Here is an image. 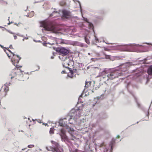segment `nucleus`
Returning <instances> with one entry per match:
<instances>
[{
	"label": "nucleus",
	"instance_id": "f257e3e1",
	"mask_svg": "<svg viewBox=\"0 0 152 152\" xmlns=\"http://www.w3.org/2000/svg\"><path fill=\"white\" fill-rule=\"evenodd\" d=\"M7 50L11 53V54L12 55L11 61L13 64L16 67V68L14 69L11 71L10 75L11 77H10L11 79H12L15 76H16L17 75H18V73L20 72V70L18 69V68L21 67V66H18V65L21 58L18 56L14 54L13 53L11 52L9 50L7 49Z\"/></svg>",
	"mask_w": 152,
	"mask_h": 152
},
{
	"label": "nucleus",
	"instance_id": "f03ea898",
	"mask_svg": "<svg viewBox=\"0 0 152 152\" xmlns=\"http://www.w3.org/2000/svg\"><path fill=\"white\" fill-rule=\"evenodd\" d=\"M120 75L121 73L119 72V71L114 70L107 75V80H112L118 77Z\"/></svg>",
	"mask_w": 152,
	"mask_h": 152
},
{
	"label": "nucleus",
	"instance_id": "7ed1b4c3",
	"mask_svg": "<svg viewBox=\"0 0 152 152\" xmlns=\"http://www.w3.org/2000/svg\"><path fill=\"white\" fill-rule=\"evenodd\" d=\"M42 25L45 29L47 31H53L55 29V26L51 24L46 23H43Z\"/></svg>",
	"mask_w": 152,
	"mask_h": 152
},
{
	"label": "nucleus",
	"instance_id": "20e7f679",
	"mask_svg": "<svg viewBox=\"0 0 152 152\" xmlns=\"http://www.w3.org/2000/svg\"><path fill=\"white\" fill-rule=\"evenodd\" d=\"M3 87V90L1 89L0 90V96L1 97L5 96L7 92L9 90V88L8 86H4Z\"/></svg>",
	"mask_w": 152,
	"mask_h": 152
},
{
	"label": "nucleus",
	"instance_id": "39448f33",
	"mask_svg": "<svg viewBox=\"0 0 152 152\" xmlns=\"http://www.w3.org/2000/svg\"><path fill=\"white\" fill-rule=\"evenodd\" d=\"M59 52L63 56H65L69 53V51L64 47H62L60 49Z\"/></svg>",
	"mask_w": 152,
	"mask_h": 152
},
{
	"label": "nucleus",
	"instance_id": "423d86ee",
	"mask_svg": "<svg viewBox=\"0 0 152 152\" xmlns=\"http://www.w3.org/2000/svg\"><path fill=\"white\" fill-rule=\"evenodd\" d=\"M46 149L48 151H51L52 152H62L63 150H61L60 151L59 149H55L54 148H53L50 146L47 147H46Z\"/></svg>",
	"mask_w": 152,
	"mask_h": 152
},
{
	"label": "nucleus",
	"instance_id": "0eeeda50",
	"mask_svg": "<svg viewBox=\"0 0 152 152\" xmlns=\"http://www.w3.org/2000/svg\"><path fill=\"white\" fill-rule=\"evenodd\" d=\"M62 13L63 17L66 18H68L70 16V12L66 10H63L62 11Z\"/></svg>",
	"mask_w": 152,
	"mask_h": 152
},
{
	"label": "nucleus",
	"instance_id": "6e6552de",
	"mask_svg": "<svg viewBox=\"0 0 152 152\" xmlns=\"http://www.w3.org/2000/svg\"><path fill=\"white\" fill-rule=\"evenodd\" d=\"M60 136L62 139H66L67 138V137L65 134V131L64 129H62L61 130Z\"/></svg>",
	"mask_w": 152,
	"mask_h": 152
},
{
	"label": "nucleus",
	"instance_id": "1a4fd4ad",
	"mask_svg": "<svg viewBox=\"0 0 152 152\" xmlns=\"http://www.w3.org/2000/svg\"><path fill=\"white\" fill-rule=\"evenodd\" d=\"M59 13L57 12L54 11L51 14L50 16H53V17H56L59 16Z\"/></svg>",
	"mask_w": 152,
	"mask_h": 152
},
{
	"label": "nucleus",
	"instance_id": "9d476101",
	"mask_svg": "<svg viewBox=\"0 0 152 152\" xmlns=\"http://www.w3.org/2000/svg\"><path fill=\"white\" fill-rule=\"evenodd\" d=\"M51 142L55 146L54 148H55V149H59L60 145L57 142H55L53 141H51Z\"/></svg>",
	"mask_w": 152,
	"mask_h": 152
},
{
	"label": "nucleus",
	"instance_id": "9b49d317",
	"mask_svg": "<svg viewBox=\"0 0 152 152\" xmlns=\"http://www.w3.org/2000/svg\"><path fill=\"white\" fill-rule=\"evenodd\" d=\"M147 72L149 75H152V65L150 66L148 68Z\"/></svg>",
	"mask_w": 152,
	"mask_h": 152
},
{
	"label": "nucleus",
	"instance_id": "f8f14e48",
	"mask_svg": "<svg viewBox=\"0 0 152 152\" xmlns=\"http://www.w3.org/2000/svg\"><path fill=\"white\" fill-rule=\"evenodd\" d=\"M69 65V64L68 62L66 61H64L63 64V66L64 67H65L66 68H69V67L68 66Z\"/></svg>",
	"mask_w": 152,
	"mask_h": 152
},
{
	"label": "nucleus",
	"instance_id": "ddd939ff",
	"mask_svg": "<svg viewBox=\"0 0 152 152\" xmlns=\"http://www.w3.org/2000/svg\"><path fill=\"white\" fill-rule=\"evenodd\" d=\"M91 82H86L85 87L86 88H88L89 86H90Z\"/></svg>",
	"mask_w": 152,
	"mask_h": 152
},
{
	"label": "nucleus",
	"instance_id": "4468645a",
	"mask_svg": "<svg viewBox=\"0 0 152 152\" xmlns=\"http://www.w3.org/2000/svg\"><path fill=\"white\" fill-rule=\"evenodd\" d=\"M59 125L61 126H64V124L62 120H60L59 122Z\"/></svg>",
	"mask_w": 152,
	"mask_h": 152
},
{
	"label": "nucleus",
	"instance_id": "2eb2a0df",
	"mask_svg": "<svg viewBox=\"0 0 152 152\" xmlns=\"http://www.w3.org/2000/svg\"><path fill=\"white\" fill-rule=\"evenodd\" d=\"M49 132L50 134H53L54 133V129L53 128H50Z\"/></svg>",
	"mask_w": 152,
	"mask_h": 152
},
{
	"label": "nucleus",
	"instance_id": "dca6fc26",
	"mask_svg": "<svg viewBox=\"0 0 152 152\" xmlns=\"http://www.w3.org/2000/svg\"><path fill=\"white\" fill-rule=\"evenodd\" d=\"M65 4L66 3L65 1H61L60 2V5L61 6H64L65 5Z\"/></svg>",
	"mask_w": 152,
	"mask_h": 152
},
{
	"label": "nucleus",
	"instance_id": "f3484780",
	"mask_svg": "<svg viewBox=\"0 0 152 152\" xmlns=\"http://www.w3.org/2000/svg\"><path fill=\"white\" fill-rule=\"evenodd\" d=\"M0 3L2 4H7V2L2 0H0Z\"/></svg>",
	"mask_w": 152,
	"mask_h": 152
},
{
	"label": "nucleus",
	"instance_id": "a211bd4d",
	"mask_svg": "<svg viewBox=\"0 0 152 152\" xmlns=\"http://www.w3.org/2000/svg\"><path fill=\"white\" fill-rule=\"evenodd\" d=\"M34 145H30L28 146V147L29 148H32L34 147Z\"/></svg>",
	"mask_w": 152,
	"mask_h": 152
},
{
	"label": "nucleus",
	"instance_id": "6ab92c4d",
	"mask_svg": "<svg viewBox=\"0 0 152 152\" xmlns=\"http://www.w3.org/2000/svg\"><path fill=\"white\" fill-rule=\"evenodd\" d=\"M70 73H71V75H73V72L72 70H70Z\"/></svg>",
	"mask_w": 152,
	"mask_h": 152
},
{
	"label": "nucleus",
	"instance_id": "aec40b11",
	"mask_svg": "<svg viewBox=\"0 0 152 152\" xmlns=\"http://www.w3.org/2000/svg\"><path fill=\"white\" fill-rule=\"evenodd\" d=\"M9 48L11 49H13V48L12 46V45H10L9 46Z\"/></svg>",
	"mask_w": 152,
	"mask_h": 152
},
{
	"label": "nucleus",
	"instance_id": "412c9836",
	"mask_svg": "<svg viewBox=\"0 0 152 152\" xmlns=\"http://www.w3.org/2000/svg\"><path fill=\"white\" fill-rule=\"evenodd\" d=\"M61 73L62 74H64V73H66V72H65V71H64V70L62 71L61 72Z\"/></svg>",
	"mask_w": 152,
	"mask_h": 152
},
{
	"label": "nucleus",
	"instance_id": "4be33fe9",
	"mask_svg": "<svg viewBox=\"0 0 152 152\" xmlns=\"http://www.w3.org/2000/svg\"><path fill=\"white\" fill-rule=\"evenodd\" d=\"M14 38L15 39H17V36L15 35H14Z\"/></svg>",
	"mask_w": 152,
	"mask_h": 152
},
{
	"label": "nucleus",
	"instance_id": "5701e85b",
	"mask_svg": "<svg viewBox=\"0 0 152 152\" xmlns=\"http://www.w3.org/2000/svg\"><path fill=\"white\" fill-rule=\"evenodd\" d=\"M56 43V42H55L54 43H49L51 45H54L55 44V43Z\"/></svg>",
	"mask_w": 152,
	"mask_h": 152
},
{
	"label": "nucleus",
	"instance_id": "b1692460",
	"mask_svg": "<svg viewBox=\"0 0 152 152\" xmlns=\"http://www.w3.org/2000/svg\"><path fill=\"white\" fill-rule=\"evenodd\" d=\"M106 43L107 44H109H109L112 45V44H114L113 43H110L106 42Z\"/></svg>",
	"mask_w": 152,
	"mask_h": 152
},
{
	"label": "nucleus",
	"instance_id": "393cba45",
	"mask_svg": "<svg viewBox=\"0 0 152 152\" xmlns=\"http://www.w3.org/2000/svg\"><path fill=\"white\" fill-rule=\"evenodd\" d=\"M86 43L88 44H89L90 43V42L89 41H87L86 40Z\"/></svg>",
	"mask_w": 152,
	"mask_h": 152
},
{
	"label": "nucleus",
	"instance_id": "a878e982",
	"mask_svg": "<svg viewBox=\"0 0 152 152\" xmlns=\"http://www.w3.org/2000/svg\"><path fill=\"white\" fill-rule=\"evenodd\" d=\"M26 152H31V150H28L27 151H26Z\"/></svg>",
	"mask_w": 152,
	"mask_h": 152
},
{
	"label": "nucleus",
	"instance_id": "bb28decb",
	"mask_svg": "<svg viewBox=\"0 0 152 152\" xmlns=\"http://www.w3.org/2000/svg\"><path fill=\"white\" fill-rule=\"evenodd\" d=\"M120 137V136L119 135H117V138H119Z\"/></svg>",
	"mask_w": 152,
	"mask_h": 152
},
{
	"label": "nucleus",
	"instance_id": "cd10ccee",
	"mask_svg": "<svg viewBox=\"0 0 152 152\" xmlns=\"http://www.w3.org/2000/svg\"><path fill=\"white\" fill-rule=\"evenodd\" d=\"M47 125H48V124H45V126H47Z\"/></svg>",
	"mask_w": 152,
	"mask_h": 152
},
{
	"label": "nucleus",
	"instance_id": "c85d7f7f",
	"mask_svg": "<svg viewBox=\"0 0 152 152\" xmlns=\"http://www.w3.org/2000/svg\"><path fill=\"white\" fill-rule=\"evenodd\" d=\"M8 56L10 58V56L8 54H7Z\"/></svg>",
	"mask_w": 152,
	"mask_h": 152
},
{
	"label": "nucleus",
	"instance_id": "c756f323",
	"mask_svg": "<svg viewBox=\"0 0 152 152\" xmlns=\"http://www.w3.org/2000/svg\"><path fill=\"white\" fill-rule=\"evenodd\" d=\"M104 143H102V145H104Z\"/></svg>",
	"mask_w": 152,
	"mask_h": 152
},
{
	"label": "nucleus",
	"instance_id": "7c9ffc66",
	"mask_svg": "<svg viewBox=\"0 0 152 152\" xmlns=\"http://www.w3.org/2000/svg\"><path fill=\"white\" fill-rule=\"evenodd\" d=\"M38 122L39 123H41V122H39V121H38Z\"/></svg>",
	"mask_w": 152,
	"mask_h": 152
},
{
	"label": "nucleus",
	"instance_id": "2f4dec72",
	"mask_svg": "<svg viewBox=\"0 0 152 152\" xmlns=\"http://www.w3.org/2000/svg\"><path fill=\"white\" fill-rule=\"evenodd\" d=\"M71 140H74L73 139H72H72Z\"/></svg>",
	"mask_w": 152,
	"mask_h": 152
},
{
	"label": "nucleus",
	"instance_id": "473e14b6",
	"mask_svg": "<svg viewBox=\"0 0 152 152\" xmlns=\"http://www.w3.org/2000/svg\"><path fill=\"white\" fill-rule=\"evenodd\" d=\"M10 23H8V25H10Z\"/></svg>",
	"mask_w": 152,
	"mask_h": 152
},
{
	"label": "nucleus",
	"instance_id": "72a5a7b5",
	"mask_svg": "<svg viewBox=\"0 0 152 152\" xmlns=\"http://www.w3.org/2000/svg\"><path fill=\"white\" fill-rule=\"evenodd\" d=\"M92 92H94V91H93V90H92Z\"/></svg>",
	"mask_w": 152,
	"mask_h": 152
},
{
	"label": "nucleus",
	"instance_id": "f704fd0d",
	"mask_svg": "<svg viewBox=\"0 0 152 152\" xmlns=\"http://www.w3.org/2000/svg\"><path fill=\"white\" fill-rule=\"evenodd\" d=\"M1 102H0V104H1Z\"/></svg>",
	"mask_w": 152,
	"mask_h": 152
}]
</instances>
